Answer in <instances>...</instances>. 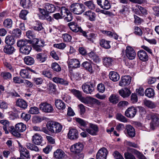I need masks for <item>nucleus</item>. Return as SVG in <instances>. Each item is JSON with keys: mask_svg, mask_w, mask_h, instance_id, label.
Wrapping results in <instances>:
<instances>
[{"mask_svg": "<svg viewBox=\"0 0 159 159\" xmlns=\"http://www.w3.org/2000/svg\"><path fill=\"white\" fill-rule=\"evenodd\" d=\"M70 10L74 14L80 15L84 11L85 7L82 3H74L70 6Z\"/></svg>", "mask_w": 159, "mask_h": 159, "instance_id": "1", "label": "nucleus"}, {"mask_svg": "<svg viewBox=\"0 0 159 159\" xmlns=\"http://www.w3.org/2000/svg\"><path fill=\"white\" fill-rule=\"evenodd\" d=\"M38 11L40 12L41 15L39 16V18L42 20H46L48 21L51 22L53 20L52 17L49 15L47 10L45 8H38Z\"/></svg>", "mask_w": 159, "mask_h": 159, "instance_id": "2", "label": "nucleus"}, {"mask_svg": "<svg viewBox=\"0 0 159 159\" xmlns=\"http://www.w3.org/2000/svg\"><path fill=\"white\" fill-rule=\"evenodd\" d=\"M39 106L40 110L45 113H51L54 110L52 106L47 102L41 103Z\"/></svg>", "mask_w": 159, "mask_h": 159, "instance_id": "3", "label": "nucleus"}, {"mask_svg": "<svg viewBox=\"0 0 159 159\" xmlns=\"http://www.w3.org/2000/svg\"><path fill=\"white\" fill-rule=\"evenodd\" d=\"M86 132L90 135L95 136L98 134L99 128L97 125L90 124L89 127L86 129Z\"/></svg>", "mask_w": 159, "mask_h": 159, "instance_id": "4", "label": "nucleus"}, {"mask_svg": "<svg viewBox=\"0 0 159 159\" xmlns=\"http://www.w3.org/2000/svg\"><path fill=\"white\" fill-rule=\"evenodd\" d=\"M125 52V55L128 59L130 60L134 59L136 57V53L132 47L129 46L126 47Z\"/></svg>", "mask_w": 159, "mask_h": 159, "instance_id": "5", "label": "nucleus"}, {"mask_svg": "<svg viewBox=\"0 0 159 159\" xmlns=\"http://www.w3.org/2000/svg\"><path fill=\"white\" fill-rule=\"evenodd\" d=\"M108 151L105 148L100 149L96 154V159H106Z\"/></svg>", "mask_w": 159, "mask_h": 159, "instance_id": "6", "label": "nucleus"}, {"mask_svg": "<svg viewBox=\"0 0 159 159\" xmlns=\"http://www.w3.org/2000/svg\"><path fill=\"white\" fill-rule=\"evenodd\" d=\"M94 86L95 85L91 83L89 84L85 83L83 84L82 88L85 93L91 94L94 90Z\"/></svg>", "mask_w": 159, "mask_h": 159, "instance_id": "7", "label": "nucleus"}, {"mask_svg": "<svg viewBox=\"0 0 159 159\" xmlns=\"http://www.w3.org/2000/svg\"><path fill=\"white\" fill-rule=\"evenodd\" d=\"M83 146L80 143H78L72 145L70 148L71 151L75 153H79L83 150Z\"/></svg>", "mask_w": 159, "mask_h": 159, "instance_id": "8", "label": "nucleus"}, {"mask_svg": "<svg viewBox=\"0 0 159 159\" xmlns=\"http://www.w3.org/2000/svg\"><path fill=\"white\" fill-rule=\"evenodd\" d=\"M131 81V77L129 75H125L122 77L119 82V85L123 87L129 85Z\"/></svg>", "mask_w": 159, "mask_h": 159, "instance_id": "9", "label": "nucleus"}, {"mask_svg": "<svg viewBox=\"0 0 159 159\" xmlns=\"http://www.w3.org/2000/svg\"><path fill=\"white\" fill-rule=\"evenodd\" d=\"M137 110L134 107H132L128 108L125 112V115L127 117L132 118L135 115Z\"/></svg>", "mask_w": 159, "mask_h": 159, "instance_id": "10", "label": "nucleus"}, {"mask_svg": "<svg viewBox=\"0 0 159 159\" xmlns=\"http://www.w3.org/2000/svg\"><path fill=\"white\" fill-rule=\"evenodd\" d=\"M152 121L150 123L151 129H154L156 127L159 126V118L155 115H152Z\"/></svg>", "mask_w": 159, "mask_h": 159, "instance_id": "11", "label": "nucleus"}, {"mask_svg": "<svg viewBox=\"0 0 159 159\" xmlns=\"http://www.w3.org/2000/svg\"><path fill=\"white\" fill-rule=\"evenodd\" d=\"M52 81L57 84H60L65 86H67L69 84V82L66 80H65L58 77H55L52 79Z\"/></svg>", "mask_w": 159, "mask_h": 159, "instance_id": "12", "label": "nucleus"}, {"mask_svg": "<svg viewBox=\"0 0 159 159\" xmlns=\"http://www.w3.org/2000/svg\"><path fill=\"white\" fill-rule=\"evenodd\" d=\"M68 138L71 140L77 139L78 137V131L75 129H69L68 133Z\"/></svg>", "mask_w": 159, "mask_h": 159, "instance_id": "13", "label": "nucleus"}, {"mask_svg": "<svg viewBox=\"0 0 159 159\" xmlns=\"http://www.w3.org/2000/svg\"><path fill=\"white\" fill-rule=\"evenodd\" d=\"M97 3L103 9L108 10L111 7L110 3L108 0H97Z\"/></svg>", "mask_w": 159, "mask_h": 159, "instance_id": "14", "label": "nucleus"}, {"mask_svg": "<svg viewBox=\"0 0 159 159\" xmlns=\"http://www.w3.org/2000/svg\"><path fill=\"white\" fill-rule=\"evenodd\" d=\"M43 139L41 136L37 133L34 134L32 137V141L35 145H39L42 142Z\"/></svg>", "mask_w": 159, "mask_h": 159, "instance_id": "15", "label": "nucleus"}, {"mask_svg": "<svg viewBox=\"0 0 159 159\" xmlns=\"http://www.w3.org/2000/svg\"><path fill=\"white\" fill-rule=\"evenodd\" d=\"M20 152L21 157H24L26 158H30V156L29 152L27 150L26 148L23 147L21 145H19Z\"/></svg>", "mask_w": 159, "mask_h": 159, "instance_id": "16", "label": "nucleus"}, {"mask_svg": "<svg viewBox=\"0 0 159 159\" xmlns=\"http://www.w3.org/2000/svg\"><path fill=\"white\" fill-rule=\"evenodd\" d=\"M68 63L69 66L73 68H76L80 66V61L75 59H70L69 60Z\"/></svg>", "mask_w": 159, "mask_h": 159, "instance_id": "17", "label": "nucleus"}, {"mask_svg": "<svg viewBox=\"0 0 159 159\" xmlns=\"http://www.w3.org/2000/svg\"><path fill=\"white\" fill-rule=\"evenodd\" d=\"M84 14L90 21H94L96 20V15L95 13L89 10L85 12Z\"/></svg>", "mask_w": 159, "mask_h": 159, "instance_id": "18", "label": "nucleus"}, {"mask_svg": "<svg viewBox=\"0 0 159 159\" xmlns=\"http://www.w3.org/2000/svg\"><path fill=\"white\" fill-rule=\"evenodd\" d=\"M138 55L139 59L141 61H145L148 60V57L145 51L143 50H140L138 52Z\"/></svg>", "mask_w": 159, "mask_h": 159, "instance_id": "19", "label": "nucleus"}, {"mask_svg": "<svg viewBox=\"0 0 159 159\" xmlns=\"http://www.w3.org/2000/svg\"><path fill=\"white\" fill-rule=\"evenodd\" d=\"M65 152L62 150L57 149L54 152V157L57 159H62L64 158L65 156Z\"/></svg>", "mask_w": 159, "mask_h": 159, "instance_id": "20", "label": "nucleus"}, {"mask_svg": "<svg viewBox=\"0 0 159 159\" xmlns=\"http://www.w3.org/2000/svg\"><path fill=\"white\" fill-rule=\"evenodd\" d=\"M88 56L91 60L96 63H98L101 61V59L99 57L93 52H91L87 55Z\"/></svg>", "mask_w": 159, "mask_h": 159, "instance_id": "21", "label": "nucleus"}, {"mask_svg": "<svg viewBox=\"0 0 159 159\" xmlns=\"http://www.w3.org/2000/svg\"><path fill=\"white\" fill-rule=\"evenodd\" d=\"M55 105L56 108L60 110H64L66 107L65 103L60 99L55 100Z\"/></svg>", "mask_w": 159, "mask_h": 159, "instance_id": "22", "label": "nucleus"}, {"mask_svg": "<svg viewBox=\"0 0 159 159\" xmlns=\"http://www.w3.org/2000/svg\"><path fill=\"white\" fill-rule=\"evenodd\" d=\"M16 105L23 109H25L28 106L25 100L20 98L17 100Z\"/></svg>", "mask_w": 159, "mask_h": 159, "instance_id": "23", "label": "nucleus"}, {"mask_svg": "<svg viewBox=\"0 0 159 159\" xmlns=\"http://www.w3.org/2000/svg\"><path fill=\"white\" fill-rule=\"evenodd\" d=\"M119 93L121 96L125 98L129 96L131 92L128 88H125L119 90Z\"/></svg>", "mask_w": 159, "mask_h": 159, "instance_id": "24", "label": "nucleus"}, {"mask_svg": "<svg viewBox=\"0 0 159 159\" xmlns=\"http://www.w3.org/2000/svg\"><path fill=\"white\" fill-rule=\"evenodd\" d=\"M70 29L73 32H79L80 27L74 22H71L68 24Z\"/></svg>", "mask_w": 159, "mask_h": 159, "instance_id": "25", "label": "nucleus"}, {"mask_svg": "<svg viewBox=\"0 0 159 159\" xmlns=\"http://www.w3.org/2000/svg\"><path fill=\"white\" fill-rule=\"evenodd\" d=\"M126 129L127 131V133L129 136L131 137H134L135 133L134 128L130 125H127L126 126Z\"/></svg>", "mask_w": 159, "mask_h": 159, "instance_id": "26", "label": "nucleus"}, {"mask_svg": "<svg viewBox=\"0 0 159 159\" xmlns=\"http://www.w3.org/2000/svg\"><path fill=\"white\" fill-rule=\"evenodd\" d=\"M109 77L110 79L114 82H116L120 79L119 75L115 71L110 72L109 74Z\"/></svg>", "mask_w": 159, "mask_h": 159, "instance_id": "27", "label": "nucleus"}, {"mask_svg": "<svg viewBox=\"0 0 159 159\" xmlns=\"http://www.w3.org/2000/svg\"><path fill=\"white\" fill-rule=\"evenodd\" d=\"M32 48L30 45H26L25 46L20 48V52L23 54L28 55L29 54Z\"/></svg>", "mask_w": 159, "mask_h": 159, "instance_id": "28", "label": "nucleus"}, {"mask_svg": "<svg viewBox=\"0 0 159 159\" xmlns=\"http://www.w3.org/2000/svg\"><path fill=\"white\" fill-rule=\"evenodd\" d=\"M26 129V125L22 123H18L15 125V129L18 132H22L25 131Z\"/></svg>", "mask_w": 159, "mask_h": 159, "instance_id": "29", "label": "nucleus"}, {"mask_svg": "<svg viewBox=\"0 0 159 159\" xmlns=\"http://www.w3.org/2000/svg\"><path fill=\"white\" fill-rule=\"evenodd\" d=\"M20 76L24 78L30 79V76L29 73V70L28 69H21L20 71Z\"/></svg>", "mask_w": 159, "mask_h": 159, "instance_id": "30", "label": "nucleus"}, {"mask_svg": "<svg viewBox=\"0 0 159 159\" xmlns=\"http://www.w3.org/2000/svg\"><path fill=\"white\" fill-rule=\"evenodd\" d=\"M143 103L146 106L151 109L155 108L156 107V104L155 103L146 99L143 100Z\"/></svg>", "mask_w": 159, "mask_h": 159, "instance_id": "31", "label": "nucleus"}, {"mask_svg": "<svg viewBox=\"0 0 159 159\" xmlns=\"http://www.w3.org/2000/svg\"><path fill=\"white\" fill-rule=\"evenodd\" d=\"M110 42L104 39H102L100 40V45L106 49H109L111 47L110 44Z\"/></svg>", "mask_w": 159, "mask_h": 159, "instance_id": "32", "label": "nucleus"}, {"mask_svg": "<svg viewBox=\"0 0 159 159\" xmlns=\"http://www.w3.org/2000/svg\"><path fill=\"white\" fill-rule=\"evenodd\" d=\"M113 62V59L111 57H105L103 59V65L107 67L111 66Z\"/></svg>", "mask_w": 159, "mask_h": 159, "instance_id": "33", "label": "nucleus"}, {"mask_svg": "<svg viewBox=\"0 0 159 159\" xmlns=\"http://www.w3.org/2000/svg\"><path fill=\"white\" fill-rule=\"evenodd\" d=\"M145 96L148 98H152L154 97L155 93L153 89L148 88L146 89L145 91Z\"/></svg>", "mask_w": 159, "mask_h": 159, "instance_id": "34", "label": "nucleus"}, {"mask_svg": "<svg viewBox=\"0 0 159 159\" xmlns=\"http://www.w3.org/2000/svg\"><path fill=\"white\" fill-rule=\"evenodd\" d=\"M47 57V54L44 52L39 53L37 55L36 58L39 61L41 62H44Z\"/></svg>", "mask_w": 159, "mask_h": 159, "instance_id": "35", "label": "nucleus"}, {"mask_svg": "<svg viewBox=\"0 0 159 159\" xmlns=\"http://www.w3.org/2000/svg\"><path fill=\"white\" fill-rule=\"evenodd\" d=\"M44 8L48 13H53L55 10V6L49 3L45 4Z\"/></svg>", "mask_w": 159, "mask_h": 159, "instance_id": "36", "label": "nucleus"}, {"mask_svg": "<svg viewBox=\"0 0 159 159\" xmlns=\"http://www.w3.org/2000/svg\"><path fill=\"white\" fill-rule=\"evenodd\" d=\"M56 122H49L46 125L48 129L51 132L55 133V130Z\"/></svg>", "mask_w": 159, "mask_h": 159, "instance_id": "37", "label": "nucleus"}, {"mask_svg": "<svg viewBox=\"0 0 159 159\" xmlns=\"http://www.w3.org/2000/svg\"><path fill=\"white\" fill-rule=\"evenodd\" d=\"M14 48L10 45H6L3 49L4 52L8 54H11L13 53L15 51Z\"/></svg>", "mask_w": 159, "mask_h": 159, "instance_id": "38", "label": "nucleus"}, {"mask_svg": "<svg viewBox=\"0 0 159 159\" xmlns=\"http://www.w3.org/2000/svg\"><path fill=\"white\" fill-rule=\"evenodd\" d=\"M109 100L111 103L116 104L119 101V97L115 94H111L109 98Z\"/></svg>", "mask_w": 159, "mask_h": 159, "instance_id": "39", "label": "nucleus"}, {"mask_svg": "<svg viewBox=\"0 0 159 159\" xmlns=\"http://www.w3.org/2000/svg\"><path fill=\"white\" fill-rule=\"evenodd\" d=\"M0 123L3 125L2 127L6 134H8L7 129L9 125V122L7 120H2L0 121Z\"/></svg>", "mask_w": 159, "mask_h": 159, "instance_id": "40", "label": "nucleus"}, {"mask_svg": "<svg viewBox=\"0 0 159 159\" xmlns=\"http://www.w3.org/2000/svg\"><path fill=\"white\" fill-rule=\"evenodd\" d=\"M82 66L91 73L93 72L92 67L90 63L88 61H84L82 64Z\"/></svg>", "mask_w": 159, "mask_h": 159, "instance_id": "41", "label": "nucleus"}, {"mask_svg": "<svg viewBox=\"0 0 159 159\" xmlns=\"http://www.w3.org/2000/svg\"><path fill=\"white\" fill-rule=\"evenodd\" d=\"M15 40L13 36L11 35L7 36L5 39V42L7 45H11L15 43Z\"/></svg>", "mask_w": 159, "mask_h": 159, "instance_id": "42", "label": "nucleus"}, {"mask_svg": "<svg viewBox=\"0 0 159 159\" xmlns=\"http://www.w3.org/2000/svg\"><path fill=\"white\" fill-rule=\"evenodd\" d=\"M102 33L108 36L113 37L115 39H117L118 38V36L115 33L106 30H102Z\"/></svg>", "mask_w": 159, "mask_h": 159, "instance_id": "43", "label": "nucleus"}, {"mask_svg": "<svg viewBox=\"0 0 159 159\" xmlns=\"http://www.w3.org/2000/svg\"><path fill=\"white\" fill-rule=\"evenodd\" d=\"M24 60L25 63L28 65H31L33 64L34 62V59L32 57L29 56L25 57Z\"/></svg>", "mask_w": 159, "mask_h": 159, "instance_id": "44", "label": "nucleus"}, {"mask_svg": "<svg viewBox=\"0 0 159 159\" xmlns=\"http://www.w3.org/2000/svg\"><path fill=\"white\" fill-rule=\"evenodd\" d=\"M30 41L29 40H20L17 42V46L21 48L27 45Z\"/></svg>", "mask_w": 159, "mask_h": 159, "instance_id": "45", "label": "nucleus"}, {"mask_svg": "<svg viewBox=\"0 0 159 159\" xmlns=\"http://www.w3.org/2000/svg\"><path fill=\"white\" fill-rule=\"evenodd\" d=\"M56 85L52 83H49L48 87V91L50 94L54 93L56 91Z\"/></svg>", "mask_w": 159, "mask_h": 159, "instance_id": "46", "label": "nucleus"}, {"mask_svg": "<svg viewBox=\"0 0 159 159\" xmlns=\"http://www.w3.org/2000/svg\"><path fill=\"white\" fill-rule=\"evenodd\" d=\"M4 26L7 28H10L12 27V21L11 19H7L5 20L3 22Z\"/></svg>", "mask_w": 159, "mask_h": 159, "instance_id": "47", "label": "nucleus"}, {"mask_svg": "<svg viewBox=\"0 0 159 159\" xmlns=\"http://www.w3.org/2000/svg\"><path fill=\"white\" fill-rule=\"evenodd\" d=\"M92 98L90 97H87L84 98L83 97L80 100L83 103L85 104H91Z\"/></svg>", "mask_w": 159, "mask_h": 159, "instance_id": "48", "label": "nucleus"}, {"mask_svg": "<svg viewBox=\"0 0 159 159\" xmlns=\"http://www.w3.org/2000/svg\"><path fill=\"white\" fill-rule=\"evenodd\" d=\"M84 4L89 9L93 10L95 8V6L93 2L92 1H86L84 2Z\"/></svg>", "mask_w": 159, "mask_h": 159, "instance_id": "49", "label": "nucleus"}, {"mask_svg": "<svg viewBox=\"0 0 159 159\" xmlns=\"http://www.w3.org/2000/svg\"><path fill=\"white\" fill-rule=\"evenodd\" d=\"M71 92L79 100L82 97V93L78 90L73 89L71 90Z\"/></svg>", "mask_w": 159, "mask_h": 159, "instance_id": "50", "label": "nucleus"}, {"mask_svg": "<svg viewBox=\"0 0 159 159\" xmlns=\"http://www.w3.org/2000/svg\"><path fill=\"white\" fill-rule=\"evenodd\" d=\"M41 43L39 44H34V48L36 51L40 52L42 49L41 48V47H43L44 46V41H41Z\"/></svg>", "mask_w": 159, "mask_h": 159, "instance_id": "51", "label": "nucleus"}, {"mask_svg": "<svg viewBox=\"0 0 159 159\" xmlns=\"http://www.w3.org/2000/svg\"><path fill=\"white\" fill-rule=\"evenodd\" d=\"M21 34V30L18 28L13 30L12 32V35L16 37H19Z\"/></svg>", "mask_w": 159, "mask_h": 159, "instance_id": "52", "label": "nucleus"}, {"mask_svg": "<svg viewBox=\"0 0 159 159\" xmlns=\"http://www.w3.org/2000/svg\"><path fill=\"white\" fill-rule=\"evenodd\" d=\"M20 4L24 8H28L30 3V0H20Z\"/></svg>", "mask_w": 159, "mask_h": 159, "instance_id": "53", "label": "nucleus"}, {"mask_svg": "<svg viewBox=\"0 0 159 159\" xmlns=\"http://www.w3.org/2000/svg\"><path fill=\"white\" fill-rule=\"evenodd\" d=\"M69 12H70V11L65 7H61L60 11V14L63 18L67 14H68Z\"/></svg>", "mask_w": 159, "mask_h": 159, "instance_id": "54", "label": "nucleus"}, {"mask_svg": "<svg viewBox=\"0 0 159 159\" xmlns=\"http://www.w3.org/2000/svg\"><path fill=\"white\" fill-rule=\"evenodd\" d=\"M29 112L32 114H37L39 113V109L38 107H34L30 108Z\"/></svg>", "mask_w": 159, "mask_h": 159, "instance_id": "55", "label": "nucleus"}, {"mask_svg": "<svg viewBox=\"0 0 159 159\" xmlns=\"http://www.w3.org/2000/svg\"><path fill=\"white\" fill-rule=\"evenodd\" d=\"M62 129V125L59 123L56 122L55 133H58L61 131Z\"/></svg>", "mask_w": 159, "mask_h": 159, "instance_id": "56", "label": "nucleus"}, {"mask_svg": "<svg viewBox=\"0 0 159 159\" xmlns=\"http://www.w3.org/2000/svg\"><path fill=\"white\" fill-rule=\"evenodd\" d=\"M30 117L31 115L29 114L22 113L21 115V118L26 121H28L30 119Z\"/></svg>", "mask_w": 159, "mask_h": 159, "instance_id": "57", "label": "nucleus"}, {"mask_svg": "<svg viewBox=\"0 0 159 159\" xmlns=\"http://www.w3.org/2000/svg\"><path fill=\"white\" fill-rule=\"evenodd\" d=\"M52 67L54 70L57 72L60 71L61 69L60 66L57 63H53L52 65Z\"/></svg>", "mask_w": 159, "mask_h": 159, "instance_id": "58", "label": "nucleus"}, {"mask_svg": "<svg viewBox=\"0 0 159 159\" xmlns=\"http://www.w3.org/2000/svg\"><path fill=\"white\" fill-rule=\"evenodd\" d=\"M116 118L117 120L122 122H126L127 121L126 118L124 116L120 113L117 114Z\"/></svg>", "mask_w": 159, "mask_h": 159, "instance_id": "59", "label": "nucleus"}, {"mask_svg": "<svg viewBox=\"0 0 159 159\" xmlns=\"http://www.w3.org/2000/svg\"><path fill=\"white\" fill-rule=\"evenodd\" d=\"M62 38L64 41L66 42H69L72 39L71 36L67 34H63L62 35Z\"/></svg>", "mask_w": 159, "mask_h": 159, "instance_id": "60", "label": "nucleus"}, {"mask_svg": "<svg viewBox=\"0 0 159 159\" xmlns=\"http://www.w3.org/2000/svg\"><path fill=\"white\" fill-rule=\"evenodd\" d=\"M66 44L64 43H61L58 44H54L53 45V47L56 48L60 49H63L66 47Z\"/></svg>", "mask_w": 159, "mask_h": 159, "instance_id": "61", "label": "nucleus"}, {"mask_svg": "<svg viewBox=\"0 0 159 159\" xmlns=\"http://www.w3.org/2000/svg\"><path fill=\"white\" fill-rule=\"evenodd\" d=\"M1 75L4 79H10L11 78V75L9 72H2L1 74Z\"/></svg>", "mask_w": 159, "mask_h": 159, "instance_id": "62", "label": "nucleus"}, {"mask_svg": "<svg viewBox=\"0 0 159 159\" xmlns=\"http://www.w3.org/2000/svg\"><path fill=\"white\" fill-rule=\"evenodd\" d=\"M26 35L27 37L30 39H32L35 37V34L33 31L31 30L27 31L26 32Z\"/></svg>", "mask_w": 159, "mask_h": 159, "instance_id": "63", "label": "nucleus"}, {"mask_svg": "<svg viewBox=\"0 0 159 159\" xmlns=\"http://www.w3.org/2000/svg\"><path fill=\"white\" fill-rule=\"evenodd\" d=\"M97 90L99 92L103 93L105 89L104 85L102 84H99L97 86Z\"/></svg>", "mask_w": 159, "mask_h": 159, "instance_id": "64", "label": "nucleus"}]
</instances>
